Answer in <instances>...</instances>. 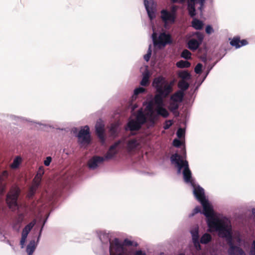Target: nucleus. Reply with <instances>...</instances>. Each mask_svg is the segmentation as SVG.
<instances>
[{"label":"nucleus","mask_w":255,"mask_h":255,"mask_svg":"<svg viewBox=\"0 0 255 255\" xmlns=\"http://www.w3.org/2000/svg\"><path fill=\"white\" fill-rule=\"evenodd\" d=\"M250 255H255V240L253 241L252 247L250 251Z\"/></svg>","instance_id":"49"},{"label":"nucleus","mask_w":255,"mask_h":255,"mask_svg":"<svg viewBox=\"0 0 255 255\" xmlns=\"http://www.w3.org/2000/svg\"><path fill=\"white\" fill-rule=\"evenodd\" d=\"M170 159L172 163L175 164L177 166L178 173H180L181 169L184 168L183 175L184 181L186 183H192L193 182L192 173L189 169L188 161L183 160L181 156L178 153H175L172 155Z\"/></svg>","instance_id":"3"},{"label":"nucleus","mask_w":255,"mask_h":255,"mask_svg":"<svg viewBox=\"0 0 255 255\" xmlns=\"http://www.w3.org/2000/svg\"><path fill=\"white\" fill-rule=\"evenodd\" d=\"M211 236L207 233L204 234L200 239L201 244H206L210 242L211 240Z\"/></svg>","instance_id":"30"},{"label":"nucleus","mask_w":255,"mask_h":255,"mask_svg":"<svg viewBox=\"0 0 255 255\" xmlns=\"http://www.w3.org/2000/svg\"><path fill=\"white\" fill-rule=\"evenodd\" d=\"M192 26L197 30H200L203 26L202 21L197 19H194L192 21Z\"/></svg>","instance_id":"27"},{"label":"nucleus","mask_w":255,"mask_h":255,"mask_svg":"<svg viewBox=\"0 0 255 255\" xmlns=\"http://www.w3.org/2000/svg\"><path fill=\"white\" fill-rule=\"evenodd\" d=\"M38 187L39 186L32 183V185L30 187L28 190V192L27 195V196L28 198H32L33 197Z\"/></svg>","instance_id":"28"},{"label":"nucleus","mask_w":255,"mask_h":255,"mask_svg":"<svg viewBox=\"0 0 255 255\" xmlns=\"http://www.w3.org/2000/svg\"><path fill=\"white\" fill-rule=\"evenodd\" d=\"M253 214L255 216V209H253L252 211Z\"/></svg>","instance_id":"58"},{"label":"nucleus","mask_w":255,"mask_h":255,"mask_svg":"<svg viewBox=\"0 0 255 255\" xmlns=\"http://www.w3.org/2000/svg\"><path fill=\"white\" fill-rule=\"evenodd\" d=\"M202 64L201 63H198L195 66L194 71L196 74H201L202 72Z\"/></svg>","instance_id":"35"},{"label":"nucleus","mask_w":255,"mask_h":255,"mask_svg":"<svg viewBox=\"0 0 255 255\" xmlns=\"http://www.w3.org/2000/svg\"><path fill=\"white\" fill-rule=\"evenodd\" d=\"M172 122L171 120L166 121L165 123L164 124L163 128L164 129H167L170 128V127L172 125Z\"/></svg>","instance_id":"41"},{"label":"nucleus","mask_w":255,"mask_h":255,"mask_svg":"<svg viewBox=\"0 0 255 255\" xmlns=\"http://www.w3.org/2000/svg\"><path fill=\"white\" fill-rule=\"evenodd\" d=\"M134 255H146V254L141 250H138L135 252Z\"/></svg>","instance_id":"52"},{"label":"nucleus","mask_w":255,"mask_h":255,"mask_svg":"<svg viewBox=\"0 0 255 255\" xmlns=\"http://www.w3.org/2000/svg\"><path fill=\"white\" fill-rule=\"evenodd\" d=\"M105 161V158L102 156H94L88 161V166L90 168L95 169L98 164Z\"/></svg>","instance_id":"12"},{"label":"nucleus","mask_w":255,"mask_h":255,"mask_svg":"<svg viewBox=\"0 0 255 255\" xmlns=\"http://www.w3.org/2000/svg\"><path fill=\"white\" fill-rule=\"evenodd\" d=\"M178 87L181 91L184 92V91L187 90L188 89L189 84L185 80H181L178 83Z\"/></svg>","instance_id":"26"},{"label":"nucleus","mask_w":255,"mask_h":255,"mask_svg":"<svg viewBox=\"0 0 255 255\" xmlns=\"http://www.w3.org/2000/svg\"><path fill=\"white\" fill-rule=\"evenodd\" d=\"M105 126L102 123L98 122L97 123L95 128H96V133L98 137L101 140L102 142H104L105 140Z\"/></svg>","instance_id":"13"},{"label":"nucleus","mask_w":255,"mask_h":255,"mask_svg":"<svg viewBox=\"0 0 255 255\" xmlns=\"http://www.w3.org/2000/svg\"><path fill=\"white\" fill-rule=\"evenodd\" d=\"M187 9L189 12V14L192 17H194L196 15V10L195 7V4H188Z\"/></svg>","instance_id":"31"},{"label":"nucleus","mask_w":255,"mask_h":255,"mask_svg":"<svg viewBox=\"0 0 255 255\" xmlns=\"http://www.w3.org/2000/svg\"><path fill=\"white\" fill-rule=\"evenodd\" d=\"M41 178H42V177H39L36 175L33 180L32 183L33 184H35V185L39 186L40 184L41 181Z\"/></svg>","instance_id":"34"},{"label":"nucleus","mask_w":255,"mask_h":255,"mask_svg":"<svg viewBox=\"0 0 255 255\" xmlns=\"http://www.w3.org/2000/svg\"><path fill=\"white\" fill-rule=\"evenodd\" d=\"M150 3V1H148L147 0H144V4L146 10L147 12L149 17L150 19H152L154 16V11H152L153 9V4L150 6L149 3Z\"/></svg>","instance_id":"20"},{"label":"nucleus","mask_w":255,"mask_h":255,"mask_svg":"<svg viewBox=\"0 0 255 255\" xmlns=\"http://www.w3.org/2000/svg\"><path fill=\"white\" fill-rule=\"evenodd\" d=\"M176 66L179 68H188L190 66L191 64L187 61L180 60L176 64Z\"/></svg>","instance_id":"29"},{"label":"nucleus","mask_w":255,"mask_h":255,"mask_svg":"<svg viewBox=\"0 0 255 255\" xmlns=\"http://www.w3.org/2000/svg\"><path fill=\"white\" fill-rule=\"evenodd\" d=\"M110 255H126L124 245L121 244L118 238L110 242Z\"/></svg>","instance_id":"5"},{"label":"nucleus","mask_w":255,"mask_h":255,"mask_svg":"<svg viewBox=\"0 0 255 255\" xmlns=\"http://www.w3.org/2000/svg\"><path fill=\"white\" fill-rule=\"evenodd\" d=\"M179 107V105L178 103L171 101L168 108L171 112L174 113L176 116H178L179 113L177 112V110Z\"/></svg>","instance_id":"22"},{"label":"nucleus","mask_w":255,"mask_h":255,"mask_svg":"<svg viewBox=\"0 0 255 255\" xmlns=\"http://www.w3.org/2000/svg\"><path fill=\"white\" fill-rule=\"evenodd\" d=\"M44 173V169L43 166H40L38 168V170L37 171L36 175L39 176V177H42Z\"/></svg>","instance_id":"42"},{"label":"nucleus","mask_w":255,"mask_h":255,"mask_svg":"<svg viewBox=\"0 0 255 255\" xmlns=\"http://www.w3.org/2000/svg\"><path fill=\"white\" fill-rule=\"evenodd\" d=\"M178 76L183 80H190L191 78V74L186 70L179 71Z\"/></svg>","instance_id":"24"},{"label":"nucleus","mask_w":255,"mask_h":255,"mask_svg":"<svg viewBox=\"0 0 255 255\" xmlns=\"http://www.w3.org/2000/svg\"><path fill=\"white\" fill-rule=\"evenodd\" d=\"M176 10H177V7L175 5H173L171 7V11L170 12L171 13H173L174 15H176Z\"/></svg>","instance_id":"51"},{"label":"nucleus","mask_w":255,"mask_h":255,"mask_svg":"<svg viewBox=\"0 0 255 255\" xmlns=\"http://www.w3.org/2000/svg\"><path fill=\"white\" fill-rule=\"evenodd\" d=\"M149 84V76L147 74L143 75L140 82V85L143 86H147Z\"/></svg>","instance_id":"32"},{"label":"nucleus","mask_w":255,"mask_h":255,"mask_svg":"<svg viewBox=\"0 0 255 255\" xmlns=\"http://www.w3.org/2000/svg\"><path fill=\"white\" fill-rule=\"evenodd\" d=\"M196 35L197 40L192 38L188 42V47L192 51H195L198 48L204 38L203 35L199 32H196Z\"/></svg>","instance_id":"7"},{"label":"nucleus","mask_w":255,"mask_h":255,"mask_svg":"<svg viewBox=\"0 0 255 255\" xmlns=\"http://www.w3.org/2000/svg\"><path fill=\"white\" fill-rule=\"evenodd\" d=\"M128 127L132 131L138 130L141 128V126L135 120H130L128 123Z\"/></svg>","instance_id":"18"},{"label":"nucleus","mask_w":255,"mask_h":255,"mask_svg":"<svg viewBox=\"0 0 255 255\" xmlns=\"http://www.w3.org/2000/svg\"><path fill=\"white\" fill-rule=\"evenodd\" d=\"M196 0H189L188 1V4H195Z\"/></svg>","instance_id":"55"},{"label":"nucleus","mask_w":255,"mask_h":255,"mask_svg":"<svg viewBox=\"0 0 255 255\" xmlns=\"http://www.w3.org/2000/svg\"><path fill=\"white\" fill-rule=\"evenodd\" d=\"M172 43L171 36L170 34L165 32L161 33L158 37L157 46L160 48L161 47H165L167 44Z\"/></svg>","instance_id":"8"},{"label":"nucleus","mask_w":255,"mask_h":255,"mask_svg":"<svg viewBox=\"0 0 255 255\" xmlns=\"http://www.w3.org/2000/svg\"><path fill=\"white\" fill-rule=\"evenodd\" d=\"M140 145V140L136 138H131L128 140L127 144V148L128 151L135 150Z\"/></svg>","instance_id":"14"},{"label":"nucleus","mask_w":255,"mask_h":255,"mask_svg":"<svg viewBox=\"0 0 255 255\" xmlns=\"http://www.w3.org/2000/svg\"><path fill=\"white\" fill-rule=\"evenodd\" d=\"M36 223L35 220H33L27 224L22 230V235L27 237V235Z\"/></svg>","instance_id":"21"},{"label":"nucleus","mask_w":255,"mask_h":255,"mask_svg":"<svg viewBox=\"0 0 255 255\" xmlns=\"http://www.w3.org/2000/svg\"><path fill=\"white\" fill-rule=\"evenodd\" d=\"M52 161V158L50 156L46 157V159L44 161V164L45 166H48L50 165V162Z\"/></svg>","instance_id":"47"},{"label":"nucleus","mask_w":255,"mask_h":255,"mask_svg":"<svg viewBox=\"0 0 255 255\" xmlns=\"http://www.w3.org/2000/svg\"><path fill=\"white\" fill-rule=\"evenodd\" d=\"M8 173L6 170L0 173V194H2L5 190Z\"/></svg>","instance_id":"11"},{"label":"nucleus","mask_w":255,"mask_h":255,"mask_svg":"<svg viewBox=\"0 0 255 255\" xmlns=\"http://www.w3.org/2000/svg\"><path fill=\"white\" fill-rule=\"evenodd\" d=\"M120 143L121 141H118L110 147L108 151L103 157L105 158V160L112 159L118 153V150L117 148Z\"/></svg>","instance_id":"9"},{"label":"nucleus","mask_w":255,"mask_h":255,"mask_svg":"<svg viewBox=\"0 0 255 255\" xmlns=\"http://www.w3.org/2000/svg\"><path fill=\"white\" fill-rule=\"evenodd\" d=\"M149 116L150 121L154 123L155 121L157 120V117L154 114V113L152 109H151L150 110V113Z\"/></svg>","instance_id":"38"},{"label":"nucleus","mask_w":255,"mask_h":255,"mask_svg":"<svg viewBox=\"0 0 255 255\" xmlns=\"http://www.w3.org/2000/svg\"><path fill=\"white\" fill-rule=\"evenodd\" d=\"M142 126L146 122V117L142 110H139L135 119Z\"/></svg>","instance_id":"19"},{"label":"nucleus","mask_w":255,"mask_h":255,"mask_svg":"<svg viewBox=\"0 0 255 255\" xmlns=\"http://www.w3.org/2000/svg\"><path fill=\"white\" fill-rule=\"evenodd\" d=\"M145 91V89L142 87L136 88L134 91V94L135 95H138L140 93H142Z\"/></svg>","instance_id":"40"},{"label":"nucleus","mask_w":255,"mask_h":255,"mask_svg":"<svg viewBox=\"0 0 255 255\" xmlns=\"http://www.w3.org/2000/svg\"><path fill=\"white\" fill-rule=\"evenodd\" d=\"M13 164H15V166H16L17 164H18V161H17V159H15L14 160Z\"/></svg>","instance_id":"57"},{"label":"nucleus","mask_w":255,"mask_h":255,"mask_svg":"<svg viewBox=\"0 0 255 255\" xmlns=\"http://www.w3.org/2000/svg\"><path fill=\"white\" fill-rule=\"evenodd\" d=\"M200 211H201V209H200V207H196L194 210V212L195 213H199Z\"/></svg>","instance_id":"54"},{"label":"nucleus","mask_w":255,"mask_h":255,"mask_svg":"<svg viewBox=\"0 0 255 255\" xmlns=\"http://www.w3.org/2000/svg\"><path fill=\"white\" fill-rule=\"evenodd\" d=\"M152 38L153 42V44L155 46L157 45L158 38L157 34L156 32H154L152 34Z\"/></svg>","instance_id":"39"},{"label":"nucleus","mask_w":255,"mask_h":255,"mask_svg":"<svg viewBox=\"0 0 255 255\" xmlns=\"http://www.w3.org/2000/svg\"><path fill=\"white\" fill-rule=\"evenodd\" d=\"M20 193V189L17 186L11 187L6 198V202L9 208H15L17 206V199Z\"/></svg>","instance_id":"4"},{"label":"nucleus","mask_w":255,"mask_h":255,"mask_svg":"<svg viewBox=\"0 0 255 255\" xmlns=\"http://www.w3.org/2000/svg\"><path fill=\"white\" fill-rule=\"evenodd\" d=\"M156 111L158 115L161 116L163 118H167L169 116V113L167 110L162 106L157 107Z\"/></svg>","instance_id":"23"},{"label":"nucleus","mask_w":255,"mask_h":255,"mask_svg":"<svg viewBox=\"0 0 255 255\" xmlns=\"http://www.w3.org/2000/svg\"><path fill=\"white\" fill-rule=\"evenodd\" d=\"M176 134L179 138H182L184 136L185 130L182 128H179L178 129Z\"/></svg>","instance_id":"36"},{"label":"nucleus","mask_w":255,"mask_h":255,"mask_svg":"<svg viewBox=\"0 0 255 255\" xmlns=\"http://www.w3.org/2000/svg\"><path fill=\"white\" fill-rule=\"evenodd\" d=\"M161 18L165 23L168 22L174 23L175 20L176 15H174L173 13H170L166 9H162L161 11Z\"/></svg>","instance_id":"10"},{"label":"nucleus","mask_w":255,"mask_h":255,"mask_svg":"<svg viewBox=\"0 0 255 255\" xmlns=\"http://www.w3.org/2000/svg\"><path fill=\"white\" fill-rule=\"evenodd\" d=\"M124 246H132V242L129 240L128 239H126L124 241L123 244H122Z\"/></svg>","instance_id":"45"},{"label":"nucleus","mask_w":255,"mask_h":255,"mask_svg":"<svg viewBox=\"0 0 255 255\" xmlns=\"http://www.w3.org/2000/svg\"><path fill=\"white\" fill-rule=\"evenodd\" d=\"M185 255V254H179V255Z\"/></svg>","instance_id":"59"},{"label":"nucleus","mask_w":255,"mask_h":255,"mask_svg":"<svg viewBox=\"0 0 255 255\" xmlns=\"http://www.w3.org/2000/svg\"><path fill=\"white\" fill-rule=\"evenodd\" d=\"M196 242H197V241H196L195 242H194V243H195V244H196ZM197 242H198V241H197ZM197 244H199V242H197Z\"/></svg>","instance_id":"60"},{"label":"nucleus","mask_w":255,"mask_h":255,"mask_svg":"<svg viewBox=\"0 0 255 255\" xmlns=\"http://www.w3.org/2000/svg\"><path fill=\"white\" fill-rule=\"evenodd\" d=\"M24 218V215L23 214H20L18 215V222H22Z\"/></svg>","instance_id":"53"},{"label":"nucleus","mask_w":255,"mask_h":255,"mask_svg":"<svg viewBox=\"0 0 255 255\" xmlns=\"http://www.w3.org/2000/svg\"><path fill=\"white\" fill-rule=\"evenodd\" d=\"M78 141L81 144H89L91 142L90 128L88 126L82 128L78 134Z\"/></svg>","instance_id":"6"},{"label":"nucleus","mask_w":255,"mask_h":255,"mask_svg":"<svg viewBox=\"0 0 255 255\" xmlns=\"http://www.w3.org/2000/svg\"><path fill=\"white\" fill-rule=\"evenodd\" d=\"M203 207V213L207 218V224L210 231L218 232L219 237L226 238L229 246L228 253L229 255H246L240 247L234 245L231 226L225 221L214 217L213 210L207 200L201 203Z\"/></svg>","instance_id":"1"},{"label":"nucleus","mask_w":255,"mask_h":255,"mask_svg":"<svg viewBox=\"0 0 255 255\" xmlns=\"http://www.w3.org/2000/svg\"><path fill=\"white\" fill-rule=\"evenodd\" d=\"M192 233L193 240L194 241V242H195L196 241H197L198 240V238H199L198 231H196L194 232H193Z\"/></svg>","instance_id":"46"},{"label":"nucleus","mask_w":255,"mask_h":255,"mask_svg":"<svg viewBox=\"0 0 255 255\" xmlns=\"http://www.w3.org/2000/svg\"><path fill=\"white\" fill-rule=\"evenodd\" d=\"M35 249V243L34 240L31 241L26 248V252L28 255H32Z\"/></svg>","instance_id":"25"},{"label":"nucleus","mask_w":255,"mask_h":255,"mask_svg":"<svg viewBox=\"0 0 255 255\" xmlns=\"http://www.w3.org/2000/svg\"><path fill=\"white\" fill-rule=\"evenodd\" d=\"M182 144V142L181 141L179 140V139H174L173 141V145L175 146V147H178L179 146H180Z\"/></svg>","instance_id":"43"},{"label":"nucleus","mask_w":255,"mask_h":255,"mask_svg":"<svg viewBox=\"0 0 255 255\" xmlns=\"http://www.w3.org/2000/svg\"><path fill=\"white\" fill-rule=\"evenodd\" d=\"M152 85L157 93L154 98V103L157 107L163 106V99L168 97L172 91V84L168 83L163 77L159 76L154 79Z\"/></svg>","instance_id":"2"},{"label":"nucleus","mask_w":255,"mask_h":255,"mask_svg":"<svg viewBox=\"0 0 255 255\" xmlns=\"http://www.w3.org/2000/svg\"><path fill=\"white\" fill-rule=\"evenodd\" d=\"M205 31L207 34H210L211 33L213 32L214 30L211 25H208L206 27Z\"/></svg>","instance_id":"44"},{"label":"nucleus","mask_w":255,"mask_h":255,"mask_svg":"<svg viewBox=\"0 0 255 255\" xmlns=\"http://www.w3.org/2000/svg\"><path fill=\"white\" fill-rule=\"evenodd\" d=\"M194 194L196 199L200 202L202 203L206 200L205 193L204 190L202 188L198 186L195 187L194 189Z\"/></svg>","instance_id":"16"},{"label":"nucleus","mask_w":255,"mask_h":255,"mask_svg":"<svg viewBox=\"0 0 255 255\" xmlns=\"http://www.w3.org/2000/svg\"><path fill=\"white\" fill-rule=\"evenodd\" d=\"M151 45L149 46L147 54L144 56V59L146 61H148L151 55Z\"/></svg>","instance_id":"37"},{"label":"nucleus","mask_w":255,"mask_h":255,"mask_svg":"<svg viewBox=\"0 0 255 255\" xmlns=\"http://www.w3.org/2000/svg\"><path fill=\"white\" fill-rule=\"evenodd\" d=\"M185 1V0H172L173 2H179L182 3L183 2Z\"/></svg>","instance_id":"56"},{"label":"nucleus","mask_w":255,"mask_h":255,"mask_svg":"<svg viewBox=\"0 0 255 255\" xmlns=\"http://www.w3.org/2000/svg\"><path fill=\"white\" fill-rule=\"evenodd\" d=\"M230 43L232 46L235 47L236 48H239L247 45L248 42L246 39L241 40L239 36H235L230 41Z\"/></svg>","instance_id":"15"},{"label":"nucleus","mask_w":255,"mask_h":255,"mask_svg":"<svg viewBox=\"0 0 255 255\" xmlns=\"http://www.w3.org/2000/svg\"><path fill=\"white\" fill-rule=\"evenodd\" d=\"M184 96V92L181 90H179L170 97V100L177 103H181L183 100Z\"/></svg>","instance_id":"17"},{"label":"nucleus","mask_w":255,"mask_h":255,"mask_svg":"<svg viewBox=\"0 0 255 255\" xmlns=\"http://www.w3.org/2000/svg\"><path fill=\"white\" fill-rule=\"evenodd\" d=\"M197 2L200 4V6L199 7V9L201 11L205 2V0H198Z\"/></svg>","instance_id":"50"},{"label":"nucleus","mask_w":255,"mask_h":255,"mask_svg":"<svg viewBox=\"0 0 255 255\" xmlns=\"http://www.w3.org/2000/svg\"><path fill=\"white\" fill-rule=\"evenodd\" d=\"M191 55V52L187 49L183 50L181 54V57L186 59H190Z\"/></svg>","instance_id":"33"},{"label":"nucleus","mask_w":255,"mask_h":255,"mask_svg":"<svg viewBox=\"0 0 255 255\" xmlns=\"http://www.w3.org/2000/svg\"><path fill=\"white\" fill-rule=\"evenodd\" d=\"M26 238H27V237H25V236H23L21 235V240L20 241V244L22 248H23L24 247Z\"/></svg>","instance_id":"48"}]
</instances>
